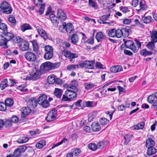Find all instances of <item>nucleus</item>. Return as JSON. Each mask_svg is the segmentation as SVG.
Returning <instances> with one entry per match:
<instances>
[{
  "mask_svg": "<svg viewBox=\"0 0 157 157\" xmlns=\"http://www.w3.org/2000/svg\"><path fill=\"white\" fill-rule=\"evenodd\" d=\"M56 76L54 75H51L48 77L47 82L49 84H53L56 82Z\"/></svg>",
  "mask_w": 157,
  "mask_h": 157,
  "instance_id": "35",
  "label": "nucleus"
},
{
  "mask_svg": "<svg viewBox=\"0 0 157 157\" xmlns=\"http://www.w3.org/2000/svg\"><path fill=\"white\" fill-rule=\"evenodd\" d=\"M147 101L150 103L152 104L157 102V96L155 94L149 95L147 98Z\"/></svg>",
  "mask_w": 157,
  "mask_h": 157,
  "instance_id": "22",
  "label": "nucleus"
},
{
  "mask_svg": "<svg viewBox=\"0 0 157 157\" xmlns=\"http://www.w3.org/2000/svg\"><path fill=\"white\" fill-rule=\"evenodd\" d=\"M37 31L38 33L45 40L47 39L51 41L53 40V38L50 36L43 29L39 28L38 29Z\"/></svg>",
  "mask_w": 157,
  "mask_h": 157,
  "instance_id": "9",
  "label": "nucleus"
},
{
  "mask_svg": "<svg viewBox=\"0 0 157 157\" xmlns=\"http://www.w3.org/2000/svg\"><path fill=\"white\" fill-rule=\"evenodd\" d=\"M63 92V91L62 90L56 88L54 92V95L57 98H61L62 94Z\"/></svg>",
  "mask_w": 157,
  "mask_h": 157,
  "instance_id": "30",
  "label": "nucleus"
},
{
  "mask_svg": "<svg viewBox=\"0 0 157 157\" xmlns=\"http://www.w3.org/2000/svg\"><path fill=\"white\" fill-rule=\"evenodd\" d=\"M83 107H91L94 106V102L93 101H84Z\"/></svg>",
  "mask_w": 157,
  "mask_h": 157,
  "instance_id": "48",
  "label": "nucleus"
},
{
  "mask_svg": "<svg viewBox=\"0 0 157 157\" xmlns=\"http://www.w3.org/2000/svg\"><path fill=\"white\" fill-rule=\"evenodd\" d=\"M21 29L23 32H25L26 30H31L32 27L28 23H24L21 25Z\"/></svg>",
  "mask_w": 157,
  "mask_h": 157,
  "instance_id": "27",
  "label": "nucleus"
},
{
  "mask_svg": "<svg viewBox=\"0 0 157 157\" xmlns=\"http://www.w3.org/2000/svg\"><path fill=\"white\" fill-rule=\"evenodd\" d=\"M71 42L74 44L76 45L78 41V38L77 34H73L71 38Z\"/></svg>",
  "mask_w": 157,
  "mask_h": 157,
  "instance_id": "38",
  "label": "nucleus"
},
{
  "mask_svg": "<svg viewBox=\"0 0 157 157\" xmlns=\"http://www.w3.org/2000/svg\"><path fill=\"white\" fill-rule=\"evenodd\" d=\"M25 57L26 59L29 61H34L36 59V55L31 52H28L25 55Z\"/></svg>",
  "mask_w": 157,
  "mask_h": 157,
  "instance_id": "10",
  "label": "nucleus"
},
{
  "mask_svg": "<svg viewBox=\"0 0 157 157\" xmlns=\"http://www.w3.org/2000/svg\"><path fill=\"white\" fill-rule=\"evenodd\" d=\"M76 90H67L63 95L61 101L62 102L71 101L75 98L77 97V92Z\"/></svg>",
  "mask_w": 157,
  "mask_h": 157,
  "instance_id": "1",
  "label": "nucleus"
},
{
  "mask_svg": "<svg viewBox=\"0 0 157 157\" xmlns=\"http://www.w3.org/2000/svg\"><path fill=\"white\" fill-rule=\"evenodd\" d=\"M4 34L5 36V38L8 41H10L13 39L14 36L13 34L11 32H4Z\"/></svg>",
  "mask_w": 157,
  "mask_h": 157,
  "instance_id": "24",
  "label": "nucleus"
},
{
  "mask_svg": "<svg viewBox=\"0 0 157 157\" xmlns=\"http://www.w3.org/2000/svg\"><path fill=\"white\" fill-rule=\"evenodd\" d=\"M145 125V123L144 122H141L136 125H135L133 126L135 129L138 130L140 129H142L144 128Z\"/></svg>",
  "mask_w": 157,
  "mask_h": 157,
  "instance_id": "47",
  "label": "nucleus"
},
{
  "mask_svg": "<svg viewBox=\"0 0 157 157\" xmlns=\"http://www.w3.org/2000/svg\"><path fill=\"white\" fill-rule=\"evenodd\" d=\"M151 17L150 16H144L142 18V20L144 23L148 24L151 22Z\"/></svg>",
  "mask_w": 157,
  "mask_h": 157,
  "instance_id": "46",
  "label": "nucleus"
},
{
  "mask_svg": "<svg viewBox=\"0 0 157 157\" xmlns=\"http://www.w3.org/2000/svg\"><path fill=\"white\" fill-rule=\"evenodd\" d=\"M155 43H156V42L151 40L150 42H148L146 46L149 49L152 50L153 51V52H154V51H157L155 49Z\"/></svg>",
  "mask_w": 157,
  "mask_h": 157,
  "instance_id": "28",
  "label": "nucleus"
},
{
  "mask_svg": "<svg viewBox=\"0 0 157 157\" xmlns=\"http://www.w3.org/2000/svg\"><path fill=\"white\" fill-rule=\"evenodd\" d=\"M45 54L44 58L46 60H49L51 59L53 55V49L50 46L48 45L44 47Z\"/></svg>",
  "mask_w": 157,
  "mask_h": 157,
  "instance_id": "5",
  "label": "nucleus"
},
{
  "mask_svg": "<svg viewBox=\"0 0 157 157\" xmlns=\"http://www.w3.org/2000/svg\"><path fill=\"white\" fill-rule=\"evenodd\" d=\"M154 141L151 138H148L147 140L145 146L147 148L150 147H154Z\"/></svg>",
  "mask_w": 157,
  "mask_h": 157,
  "instance_id": "26",
  "label": "nucleus"
},
{
  "mask_svg": "<svg viewBox=\"0 0 157 157\" xmlns=\"http://www.w3.org/2000/svg\"><path fill=\"white\" fill-rule=\"evenodd\" d=\"M30 42L32 44L33 51L36 53H38L39 51V47L37 41L35 40H33Z\"/></svg>",
  "mask_w": 157,
  "mask_h": 157,
  "instance_id": "36",
  "label": "nucleus"
},
{
  "mask_svg": "<svg viewBox=\"0 0 157 157\" xmlns=\"http://www.w3.org/2000/svg\"><path fill=\"white\" fill-rule=\"evenodd\" d=\"M21 153L17 148L14 151L13 155L14 157H19L21 155Z\"/></svg>",
  "mask_w": 157,
  "mask_h": 157,
  "instance_id": "56",
  "label": "nucleus"
},
{
  "mask_svg": "<svg viewBox=\"0 0 157 157\" xmlns=\"http://www.w3.org/2000/svg\"><path fill=\"white\" fill-rule=\"evenodd\" d=\"M57 15L58 18L61 21L65 20L67 18L66 15L64 11L61 9H59L57 10Z\"/></svg>",
  "mask_w": 157,
  "mask_h": 157,
  "instance_id": "13",
  "label": "nucleus"
},
{
  "mask_svg": "<svg viewBox=\"0 0 157 157\" xmlns=\"http://www.w3.org/2000/svg\"><path fill=\"white\" fill-rule=\"evenodd\" d=\"M57 110L55 108L50 110L45 118L46 121L50 122L55 120L57 117Z\"/></svg>",
  "mask_w": 157,
  "mask_h": 157,
  "instance_id": "6",
  "label": "nucleus"
},
{
  "mask_svg": "<svg viewBox=\"0 0 157 157\" xmlns=\"http://www.w3.org/2000/svg\"><path fill=\"white\" fill-rule=\"evenodd\" d=\"M157 151L156 149L154 147L148 148L147 150V154L148 155L150 156L155 154Z\"/></svg>",
  "mask_w": 157,
  "mask_h": 157,
  "instance_id": "33",
  "label": "nucleus"
},
{
  "mask_svg": "<svg viewBox=\"0 0 157 157\" xmlns=\"http://www.w3.org/2000/svg\"><path fill=\"white\" fill-rule=\"evenodd\" d=\"M5 103L7 107H11L13 105L14 101L11 98H8L5 100Z\"/></svg>",
  "mask_w": 157,
  "mask_h": 157,
  "instance_id": "37",
  "label": "nucleus"
},
{
  "mask_svg": "<svg viewBox=\"0 0 157 157\" xmlns=\"http://www.w3.org/2000/svg\"><path fill=\"white\" fill-rule=\"evenodd\" d=\"M123 36L121 29H116V37L117 38H120Z\"/></svg>",
  "mask_w": 157,
  "mask_h": 157,
  "instance_id": "55",
  "label": "nucleus"
},
{
  "mask_svg": "<svg viewBox=\"0 0 157 157\" xmlns=\"http://www.w3.org/2000/svg\"><path fill=\"white\" fill-rule=\"evenodd\" d=\"M66 23L63 22L62 23V25H60L59 27V30L62 32H65V31Z\"/></svg>",
  "mask_w": 157,
  "mask_h": 157,
  "instance_id": "57",
  "label": "nucleus"
},
{
  "mask_svg": "<svg viewBox=\"0 0 157 157\" xmlns=\"http://www.w3.org/2000/svg\"><path fill=\"white\" fill-rule=\"evenodd\" d=\"M84 101H82L81 100H78L76 102L73 103L72 106L74 105L75 107H83Z\"/></svg>",
  "mask_w": 157,
  "mask_h": 157,
  "instance_id": "45",
  "label": "nucleus"
},
{
  "mask_svg": "<svg viewBox=\"0 0 157 157\" xmlns=\"http://www.w3.org/2000/svg\"><path fill=\"white\" fill-rule=\"evenodd\" d=\"M157 53V51H154V52L147 51L146 49H143L141 50L140 53L141 55L146 57L151 56L152 54H155Z\"/></svg>",
  "mask_w": 157,
  "mask_h": 157,
  "instance_id": "18",
  "label": "nucleus"
},
{
  "mask_svg": "<svg viewBox=\"0 0 157 157\" xmlns=\"http://www.w3.org/2000/svg\"><path fill=\"white\" fill-rule=\"evenodd\" d=\"M29 140V138L25 136L20 137L17 141V142L19 144H23L27 142Z\"/></svg>",
  "mask_w": 157,
  "mask_h": 157,
  "instance_id": "42",
  "label": "nucleus"
},
{
  "mask_svg": "<svg viewBox=\"0 0 157 157\" xmlns=\"http://www.w3.org/2000/svg\"><path fill=\"white\" fill-rule=\"evenodd\" d=\"M63 54L66 57L69 59L70 61L72 63L75 62V58L78 57L77 54L71 52L69 51L64 50L63 51Z\"/></svg>",
  "mask_w": 157,
  "mask_h": 157,
  "instance_id": "7",
  "label": "nucleus"
},
{
  "mask_svg": "<svg viewBox=\"0 0 157 157\" xmlns=\"http://www.w3.org/2000/svg\"><path fill=\"white\" fill-rule=\"evenodd\" d=\"M96 116L97 112L95 111L93 112L92 113L89 114L88 115V121L89 122H91Z\"/></svg>",
  "mask_w": 157,
  "mask_h": 157,
  "instance_id": "44",
  "label": "nucleus"
},
{
  "mask_svg": "<svg viewBox=\"0 0 157 157\" xmlns=\"http://www.w3.org/2000/svg\"><path fill=\"white\" fill-rule=\"evenodd\" d=\"M88 148L93 151H95L97 148V145L94 143H90L88 145Z\"/></svg>",
  "mask_w": 157,
  "mask_h": 157,
  "instance_id": "54",
  "label": "nucleus"
},
{
  "mask_svg": "<svg viewBox=\"0 0 157 157\" xmlns=\"http://www.w3.org/2000/svg\"><path fill=\"white\" fill-rule=\"evenodd\" d=\"M78 82L76 80H74L70 82L69 84L67 86L68 88H69L73 90L78 91Z\"/></svg>",
  "mask_w": 157,
  "mask_h": 157,
  "instance_id": "11",
  "label": "nucleus"
},
{
  "mask_svg": "<svg viewBox=\"0 0 157 157\" xmlns=\"http://www.w3.org/2000/svg\"><path fill=\"white\" fill-rule=\"evenodd\" d=\"M116 29H110L108 33V36L111 37H116Z\"/></svg>",
  "mask_w": 157,
  "mask_h": 157,
  "instance_id": "49",
  "label": "nucleus"
},
{
  "mask_svg": "<svg viewBox=\"0 0 157 157\" xmlns=\"http://www.w3.org/2000/svg\"><path fill=\"white\" fill-rule=\"evenodd\" d=\"M95 38L98 42L101 41L102 39H105L106 38L105 35L102 32H98L96 35Z\"/></svg>",
  "mask_w": 157,
  "mask_h": 157,
  "instance_id": "19",
  "label": "nucleus"
},
{
  "mask_svg": "<svg viewBox=\"0 0 157 157\" xmlns=\"http://www.w3.org/2000/svg\"><path fill=\"white\" fill-rule=\"evenodd\" d=\"M133 42L132 40H127L124 42V44L125 47L129 48L132 44H133Z\"/></svg>",
  "mask_w": 157,
  "mask_h": 157,
  "instance_id": "60",
  "label": "nucleus"
},
{
  "mask_svg": "<svg viewBox=\"0 0 157 157\" xmlns=\"http://www.w3.org/2000/svg\"><path fill=\"white\" fill-rule=\"evenodd\" d=\"M7 108L5 103L0 102V110L5 111Z\"/></svg>",
  "mask_w": 157,
  "mask_h": 157,
  "instance_id": "61",
  "label": "nucleus"
},
{
  "mask_svg": "<svg viewBox=\"0 0 157 157\" xmlns=\"http://www.w3.org/2000/svg\"><path fill=\"white\" fill-rule=\"evenodd\" d=\"M94 33L93 34V36L92 37H90L86 41L85 43H87L89 44H92L94 43Z\"/></svg>",
  "mask_w": 157,
  "mask_h": 157,
  "instance_id": "63",
  "label": "nucleus"
},
{
  "mask_svg": "<svg viewBox=\"0 0 157 157\" xmlns=\"http://www.w3.org/2000/svg\"><path fill=\"white\" fill-rule=\"evenodd\" d=\"M123 36L124 37H128L129 35V32H131V29L129 27L123 28L121 29Z\"/></svg>",
  "mask_w": 157,
  "mask_h": 157,
  "instance_id": "29",
  "label": "nucleus"
},
{
  "mask_svg": "<svg viewBox=\"0 0 157 157\" xmlns=\"http://www.w3.org/2000/svg\"><path fill=\"white\" fill-rule=\"evenodd\" d=\"M151 37V40L155 42H157V31L155 30L149 32Z\"/></svg>",
  "mask_w": 157,
  "mask_h": 157,
  "instance_id": "21",
  "label": "nucleus"
},
{
  "mask_svg": "<svg viewBox=\"0 0 157 157\" xmlns=\"http://www.w3.org/2000/svg\"><path fill=\"white\" fill-rule=\"evenodd\" d=\"M8 21L11 24L12 26H14L16 25V21L15 18L13 17H10L8 18Z\"/></svg>",
  "mask_w": 157,
  "mask_h": 157,
  "instance_id": "52",
  "label": "nucleus"
},
{
  "mask_svg": "<svg viewBox=\"0 0 157 157\" xmlns=\"http://www.w3.org/2000/svg\"><path fill=\"white\" fill-rule=\"evenodd\" d=\"M8 41L4 37L1 39L0 40V46L4 48H8L7 42Z\"/></svg>",
  "mask_w": 157,
  "mask_h": 157,
  "instance_id": "39",
  "label": "nucleus"
},
{
  "mask_svg": "<svg viewBox=\"0 0 157 157\" xmlns=\"http://www.w3.org/2000/svg\"><path fill=\"white\" fill-rule=\"evenodd\" d=\"M99 122L101 125H106L109 123V121L105 118H101L99 120Z\"/></svg>",
  "mask_w": 157,
  "mask_h": 157,
  "instance_id": "51",
  "label": "nucleus"
},
{
  "mask_svg": "<svg viewBox=\"0 0 157 157\" xmlns=\"http://www.w3.org/2000/svg\"><path fill=\"white\" fill-rule=\"evenodd\" d=\"M0 9L3 13L7 14H10L13 11L11 5L6 1L2 2L0 5Z\"/></svg>",
  "mask_w": 157,
  "mask_h": 157,
  "instance_id": "2",
  "label": "nucleus"
},
{
  "mask_svg": "<svg viewBox=\"0 0 157 157\" xmlns=\"http://www.w3.org/2000/svg\"><path fill=\"white\" fill-rule=\"evenodd\" d=\"M51 65L52 70L59 67L60 65V63H51Z\"/></svg>",
  "mask_w": 157,
  "mask_h": 157,
  "instance_id": "62",
  "label": "nucleus"
},
{
  "mask_svg": "<svg viewBox=\"0 0 157 157\" xmlns=\"http://www.w3.org/2000/svg\"><path fill=\"white\" fill-rule=\"evenodd\" d=\"M129 48L132 51L135 53L137 52L139 50L138 48L136 47L135 44L133 42V44H132L131 45V47H130Z\"/></svg>",
  "mask_w": 157,
  "mask_h": 157,
  "instance_id": "58",
  "label": "nucleus"
},
{
  "mask_svg": "<svg viewBox=\"0 0 157 157\" xmlns=\"http://www.w3.org/2000/svg\"><path fill=\"white\" fill-rule=\"evenodd\" d=\"M80 67V64L76 65H69L67 66V69L70 71H71L75 70L76 68H78Z\"/></svg>",
  "mask_w": 157,
  "mask_h": 157,
  "instance_id": "40",
  "label": "nucleus"
},
{
  "mask_svg": "<svg viewBox=\"0 0 157 157\" xmlns=\"http://www.w3.org/2000/svg\"><path fill=\"white\" fill-rule=\"evenodd\" d=\"M65 31L68 34L70 35L74 33L75 30L74 27L72 24L68 23L66 24Z\"/></svg>",
  "mask_w": 157,
  "mask_h": 157,
  "instance_id": "15",
  "label": "nucleus"
},
{
  "mask_svg": "<svg viewBox=\"0 0 157 157\" xmlns=\"http://www.w3.org/2000/svg\"><path fill=\"white\" fill-rule=\"evenodd\" d=\"M71 151L73 155H74L75 156H78L81 152L80 149L75 148L72 149Z\"/></svg>",
  "mask_w": 157,
  "mask_h": 157,
  "instance_id": "53",
  "label": "nucleus"
},
{
  "mask_svg": "<svg viewBox=\"0 0 157 157\" xmlns=\"http://www.w3.org/2000/svg\"><path fill=\"white\" fill-rule=\"evenodd\" d=\"M139 5L140 9L136 10L138 12H141L143 10H145L147 8V5L146 4V2L144 0H141Z\"/></svg>",
  "mask_w": 157,
  "mask_h": 157,
  "instance_id": "16",
  "label": "nucleus"
},
{
  "mask_svg": "<svg viewBox=\"0 0 157 157\" xmlns=\"http://www.w3.org/2000/svg\"><path fill=\"white\" fill-rule=\"evenodd\" d=\"M41 74L40 70H37L36 68L33 69L29 74L30 75L26 77V79L27 80H37L40 78Z\"/></svg>",
  "mask_w": 157,
  "mask_h": 157,
  "instance_id": "3",
  "label": "nucleus"
},
{
  "mask_svg": "<svg viewBox=\"0 0 157 157\" xmlns=\"http://www.w3.org/2000/svg\"><path fill=\"white\" fill-rule=\"evenodd\" d=\"M94 63L95 61L94 60H85L80 63V66L81 67H85L88 69H92L94 68Z\"/></svg>",
  "mask_w": 157,
  "mask_h": 157,
  "instance_id": "8",
  "label": "nucleus"
},
{
  "mask_svg": "<svg viewBox=\"0 0 157 157\" xmlns=\"http://www.w3.org/2000/svg\"><path fill=\"white\" fill-rule=\"evenodd\" d=\"M38 102L36 98L35 97H33L29 100L27 103V105L30 108H35L36 107Z\"/></svg>",
  "mask_w": 157,
  "mask_h": 157,
  "instance_id": "12",
  "label": "nucleus"
},
{
  "mask_svg": "<svg viewBox=\"0 0 157 157\" xmlns=\"http://www.w3.org/2000/svg\"><path fill=\"white\" fill-rule=\"evenodd\" d=\"M28 107L23 108L21 109V112L24 116L28 115L31 112V110Z\"/></svg>",
  "mask_w": 157,
  "mask_h": 157,
  "instance_id": "41",
  "label": "nucleus"
},
{
  "mask_svg": "<svg viewBox=\"0 0 157 157\" xmlns=\"http://www.w3.org/2000/svg\"><path fill=\"white\" fill-rule=\"evenodd\" d=\"M83 86L85 89L87 90L91 89L96 86L91 82H85L83 84Z\"/></svg>",
  "mask_w": 157,
  "mask_h": 157,
  "instance_id": "32",
  "label": "nucleus"
},
{
  "mask_svg": "<svg viewBox=\"0 0 157 157\" xmlns=\"http://www.w3.org/2000/svg\"><path fill=\"white\" fill-rule=\"evenodd\" d=\"M40 68L41 71H45L51 70V62H46L43 63L41 65Z\"/></svg>",
  "mask_w": 157,
  "mask_h": 157,
  "instance_id": "14",
  "label": "nucleus"
},
{
  "mask_svg": "<svg viewBox=\"0 0 157 157\" xmlns=\"http://www.w3.org/2000/svg\"><path fill=\"white\" fill-rule=\"evenodd\" d=\"M38 104L43 108H46L49 105V102L47 100V97L44 94H41L37 100Z\"/></svg>",
  "mask_w": 157,
  "mask_h": 157,
  "instance_id": "4",
  "label": "nucleus"
},
{
  "mask_svg": "<svg viewBox=\"0 0 157 157\" xmlns=\"http://www.w3.org/2000/svg\"><path fill=\"white\" fill-rule=\"evenodd\" d=\"M24 40L19 36H15L13 40L14 43L21 44Z\"/></svg>",
  "mask_w": 157,
  "mask_h": 157,
  "instance_id": "43",
  "label": "nucleus"
},
{
  "mask_svg": "<svg viewBox=\"0 0 157 157\" xmlns=\"http://www.w3.org/2000/svg\"><path fill=\"white\" fill-rule=\"evenodd\" d=\"M8 86L7 79L4 78L1 81L0 83V88L2 90H3Z\"/></svg>",
  "mask_w": 157,
  "mask_h": 157,
  "instance_id": "31",
  "label": "nucleus"
},
{
  "mask_svg": "<svg viewBox=\"0 0 157 157\" xmlns=\"http://www.w3.org/2000/svg\"><path fill=\"white\" fill-rule=\"evenodd\" d=\"M92 130L94 132L99 131L101 129L100 125L98 122H94L91 125Z\"/></svg>",
  "mask_w": 157,
  "mask_h": 157,
  "instance_id": "23",
  "label": "nucleus"
},
{
  "mask_svg": "<svg viewBox=\"0 0 157 157\" xmlns=\"http://www.w3.org/2000/svg\"><path fill=\"white\" fill-rule=\"evenodd\" d=\"M131 135L127 134L125 135L124 136V138L125 140L124 142V144L125 145H127L128 144L129 141L131 140Z\"/></svg>",
  "mask_w": 157,
  "mask_h": 157,
  "instance_id": "50",
  "label": "nucleus"
},
{
  "mask_svg": "<svg viewBox=\"0 0 157 157\" xmlns=\"http://www.w3.org/2000/svg\"><path fill=\"white\" fill-rule=\"evenodd\" d=\"M29 47V42L25 40L23 41L19 46L20 49L22 51L28 50Z\"/></svg>",
  "mask_w": 157,
  "mask_h": 157,
  "instance_id": "17",
  "label": "nucleus"
},
{
  "mask_svg": "<svg viewBox=\"0 0 157 157\" xmlns=\"http://www.w3.org/2000/svg\"><path fill=\"white\" fill-rule=\"evenodd\" d=\"M88 5L89 7L94 8L95 10H97L99 8L97 2L93 0H89Z\"/></svg>",
  "mask_w": 157,
  "mask_h": 157,
  "instance_id": "34",
  "label": "nucleus"
},
{
  "mask_svg": "<svg viewBox=\"0 0 157 157\" xmlns=\"http://www.w3.org/2000/svg\"><path fill=\"white\" fill-rule=\"evenodd\" d=\"M0 29L5 32V31H6L7 30V26L4 23L1 22L0 24Z\"/></svg>",
  "mask_w": 157,
  "mask_h": 157,
  "instance_id": "59",
  "label": "nucleus"
},
{
  "mask_svg": "<svg viewBox=\"0 0 157 157\" xmlns=\"http://www.w3.org/2000/svg\"><path fill=\"white\" fill-rule=\"evenodd\" d=\"M122 71H123L122 67L120 65L113 66L110 68V72L113 73L118 72Z\"/></svg>",
  "mask_w": 157,
  "mask_h": 157,
  "instance_id": "20",
  "label": "nucleus"
},
{
  "mask_svg": "<svg viewBox=\"0 0 157 157\" xmlns=\"http://www.w3.org/2000/svg\"><path fill=\"white\" fill-rule=\"evenodd\" d=\"M51 21L52 23L54 25H57L59 23V19L54 14H51L49 16Z\"/></svg>",
  "mask_w": 157,
  "mask_h": 157,
  "instance_id": "25",
  "label": "nucleus"
},
{
  "mask_svg": "<svg viewBox=\"0 0 157 157\" xmlns=\"http://www.w3.org/2000/svg\"><path fill=\"white\" fill-rule=\"evenodd\" d=\"M12 122L10 120H6L4 123V125L5 127L6 128H10V127L11 125H12Z\"/></svg>",
  "mask_w": 157,
  "mask_h": 157,
  "instance_id": "64",
  "label": "nucleus"
}]
</instances>
